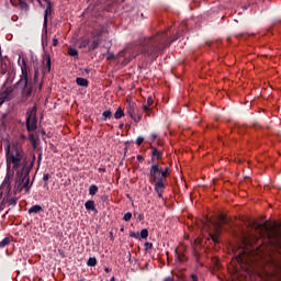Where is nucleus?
<instances>
[{"mask_svg": "<svg viewBox=\"0 0 281 281\" xmlns=\"http://www.w3.org/2000/svg\"><path fill=\"white\" fill-rule=\"evenodd\" d=\"M33 87L32 83H29V86L22 88V95L27 100V98L32 97Z\"/></svg>", "mask_w": 281, "mask_h": 281, "instance_id": "17", "label": "nucleus"}, {"mask_svg": "<svg viewBox=\"0 0 281 281\" xmlns=\"http://www.w3.org/2000/svg\"><path fill=\"white\" fill-rule=\"evenodd\" d=\"M115 120H122L124 117V110L122 108H119L114 113Z\"/></svg>", "mask_w": 281, "mask_h": 281, "instance_id": "23", "label": "nucleus"}, {"mask_svg": "<svg viewBox=\"0 0 281 281\" xmlns=\"http://www.w3.org/2000/svg\"><path fill=\"white\" fill-rule=\"evenodd\" d=\"M136 144H137V146H142V144H144V137L138 136V137L136 138Z\"/></svg>", "mask_w": 281, "mask_h": 281, "instance_id": "41", "label": "nucleus"}, {"mask_svg": "<svg viewBox=\"0 0 281 281\" xmlns=\"http://www.w3.org/2000/svg\"><path fill=\"white\" fill-rule=\"evenodd\" d=\"M42 159H43V153H40L37 158L38 164H41Z\"/></svg>", "mask_w": 281, "mask_h": 281, "instance_id": "46", "label": "nucleus"}, {"mask_svg": "<svg viewBox=\"0 0 281 281\" xmlns=\"http://www.w3.org/2000/svg\"><path fill=\"white\" fill-rule=\"evenodd\" d=\"M175 254H177V248H175Z\"/></svg>", "mask_w": 281, "mask_h": 281, "instance_id": "58", "label": "nucleus"}, {"mask_svg": "<svg viewBox=\"0 0 281 281\" xmlns=\"http://www.w3.org/2000/svg\"><path fill=\"white\" fill-rule=\"evenodd\" d=\"M47 3L45 13H44V27H47V16L52 14V1L49 0H44Z\"/></svg>", "mask_w": 281, "mask_h": 281, "instance_id": "15", "label": "nucleus"}, {"mask_svg": "<svg viewBox=\"0 0 281 281\" xmlns=\"http://www.w3.org/2000/svg\"><path fill=\"white\" fill-rule=\"evenodd\" d=\"M85 74H89V69L88 68L85 69Z\"/></svg>", "mask_w": 281, "mask_h": 281, "instance_id": "55", "label": "nucleus"}, {"mask_svg": "<svg viewBox=\"0 0 281 281\" xmlns=\"http://www.w3.org/2000/svg\"><path fill=\"white\" fill-rule=\"evenodd\" d=\"M130 237H131V238H136V239H138V240H139V238H140V237H139V233H135V232H131V233H130Z\"/></svg>", "mask_w": 281, "mask_h": 281, "instance_id": "39", "label": "nucleus"}, {"mask_svg": "<svg viewBox=\"0 0 281 281\" xmlns=\"http://www.w3.org/2000/svg\"><path fill=\"white\" fill-rule=\"evenodd\" d=\"M10 100H14V87L2 86L0 91V106H2L4 102H10Z\"/></svg>", "mask_w": 281, "mask_h": 281, "instance_id": "8", "label": "nucleus"}, {"mask_svg": "<svg viewBox=\"0 0 281 281\" xmlns=\"http://www.w3.org/2000/svg\"><path fill=\"white\" fill-rule=\"evenodd\" d=\"M98 186H95V184H91L90 187H89V194H90V196H95V194H98Z\"/></svg>", "mask_w": 281, "mask_h": 281, "instance_id": "24", "label": "nucleus"}, {"mask_svg": "<svg viewBox=\"0 0 281 281\" xmlns=\"http://www.w3.org/2000/svg\"><path fill=\"white\" fill-rule=\"evenodd\" d=\"M136 159H137V161H144V156L138 155V156L136 157Z\"/></svg>", "mask_w": 281, "mask_h": 281, "instance_id": "47", "label": "nucleus"}, {"mask_svg": "<svg viewBox=\"0 0 281 281\" xmlns=\"http://www.w3.org/2000/svg\"><path fill=\"white\" fill-rule=\"evenodd\" d=\"M170 175V169L166 168L165 170L162 169V178L166 179Z\"/></svg>", "mask_w": 281, "mask_h": 281, "instance_id": "38", "label": "nucleus"}, {"mask_svg": "<svg viewBox=\"0 0 281 281\" xmlns=\"http://www.w3.org/2000/svg\"><path fill=\"white\" fill-rule=\"evenodd\" d=\"M105 273H111V268H104Z\"/></svg>", "mask_w": 281, "mask_h": 281, "instance_id": "51", "label": "nucleus"}, {"mask_svg": "<svg viewBox=\"0 0 281 281\" xmlns=\"http://www.w3.org/2000/svg\"><path fill=\"white\" fill-rule=\"evenodd\" d=\"M20 8L22 10H27L30 7L27 5V2L20 0Z\"/></svg>", "mask_w": 281, "mask_h": 281, "instance_id": "37", "label": "nucleus"}, {"mask_svg": "<svg viewBox=\"0 0 281 281\" xmlns=\"http://www.w3.org/2000/svg\"><path fill=\"white\" fill-rule=\"evenodd\" d=\"M154 102H155V100H153V97H148L147 103L145 105L153 106Z\"/></svg>", "mask_w": 281, "mask_h": 281, "instance_id": "40", "label": "nucleus"}, {"mask_svg": "<svg viewBox=\"0 0 281 281\" xmlns=\"http://www.w3.org/2000/svg\"><path fill=\"white\" fill-rule=\"evenodd\" d=\"M37 3L42 7L45 8V4H43V2L41 0H37Z\"/></svg>", "mask_w": 281, "mask_h": 281, "instance_id": "50", "label": "nucleus"}, {"mask_svg": "<svg viewBox=\"0 0 281 281\" xmlns=\"http://www.w3.org/2000/svg\"><path fill=\"white\" fill-rule=\"evenodd\" d=\"M52 176L49 175V173H44V176H43V181H44V188H48V182L47 181H49V178H50Z\"/></svg>", "mask_w": 281, "mask_h": 281, "instance_id": "29", "label": "nucleus"}, {"mask_svg": "<svg viewBox=\"0 0 281 281\" xmlns=\"http://www.w3.org/2000/svg\"><path fill=\"white\" fill-rule=\"evenodd\" d=\"M4 151L8 170H10V166H12V170H19L25 157L23 149L19 145H13L12 147L7 145Z\"/></svg>", "mask_w": 281, "mask_h": 281, "instance_id": "3", "label": "nucleus"}, {"mask_svg": "<svg viewBox=\"0 0 281 281\" xmlns=\"http://www.w3.org/2000/svg\"><path fill=\"white\" fill-rule=\"evenodd\" d=\"M168 32L159 33L155 37H140L136 42V47L138 46L139 54L144 58H149V60H157L159 58V52H164L168 47Z\"/></svg>", "mask_w": 281, "mask_h": 281, "instance_id": "1", "label": "nucleus"}, {"mask_svg": "<svg viewBox=\"0 0 281 281\" xmlns=\"http://www.w3.org/2000/svg\"><path fill=\"white\" fill-rule=\"evenodd\" d=\"M38 80V69H35L34 72V82H36Z\"/></svg>", "mask_w": 281, "mask_h": 281, "instance_id": "44", "label": "nucleus"}, {"mask_svg": "<svg viewBox=\"0 0 281 281\" xmlns=\"http://www.w3.org/2000/svg\"><path fill=\"white\" fill-rule=\"evenodd\" d=\"M22 69V75L20 80L16 82L18 87H20L21 89L30 86V80L27 78V68L24 66L21 68Z\"/></svg>", "mask_w": 281, "mask_h": 281, "instance_id": "11", "label": "nucleus"}, {"mask_svg": "<svg viewBox=\"0 0 281 281\" xmlns=\"http://www.w3.org/2000/svg\"><path fill=\"white\" fill-rule=\"evenodd\" d=\"M119 128L121 130L124 128V124L119 125Z\"/></svg>", "mask_w": 281, "mask_h": 281, "instance_id": "54", "label": "nucleus"}, {"mask_svg": "<svg viewBox=\"0 0 281 281\" xmlns=\"http://www.w3.org/2000/svg\"><path fill=\"white\" fill-rule=\"evenodd\" d=\"M43 65L47 72L52 71V57L47 53L43 56Z\"/></svg>", "mask_w": 281, "mask_h": 281, "instance_id": "14", "label": "nucleus"}, {"mask_svg": "<svg viewBox=\"0 0 281 281\" xmlns=\"http://www.w3.org/2000/svg\"><path fill=\"white\" fill-rule=\"evenodd\" d=\"M131 218H133V213H131V212L125 213L123 216V221H125V223H128V221H131Z\"/></svg>", "mask_w": 281, "mask_h": 281, "instance_id": "31", "label": "nucleus"}, {"mask_svg": "<svg viewBox=\"0 0 281 281\" xmlns=\"http://www.w3.org/2000/svg\"><path fill=\"white\" fill-rule=\"evenodd\" d=\"M164 281H175L172 277H167Z\"/></svg>", "mask_w": 281, "mask_h": 281, "instance_id": "48", "label": "nucleus"}, {"mask_svg": "<svg viewBox=\"0 0 281 281\" xmlns=\"http://www.w3.org/2000/svg\"><path fill=\"white\" fill-rule=\"evenodd\" d=\"M85 207L88 210V212H98V209H95V202L93 200H88L85 203Z\"/></svg>", "mask_w": 281, "mask_h": 281, "instance_id": "19", "label": "nucleus"}, {"mask_svg": "<svg viewBox=\"0 0 281 281\" xmlns=\"http://www.w3.org/2000/svg\"><path fill=\"white\" fill-rule=\"evenodd\" d=\"M139 238H144V239L148 238V229H147V228H143V229L140 231V236H139Z\"/></svg>", "mask_w": 281, "mask_h": 281, "instance_id": "33", "label": "nucleus"}, {"mask_svg": "<svg viewBox=\"0 0 281 281\" xmlns=\"http://www.w3.org/2000/svg\"><path fill=\"white\" fill-rule=\"evenodd\" d=\"M151 161H155V159H161L164 153L159 149H157V147L151 146Z\"/></svg>", "mask_w": 281, "mask_h": 281, "instance_id": "16", "label": "nucleus"}, {"mask_svg": "<svg viewBox=\"0 0 281 281\" xmlns=\"http://www.w3.org/2000/svg\"><path fill=\"white\" fill-rule=\"evenodd\" d=\"M76 82L78 87H89V80H87L86 78L77 77Z\"/></svg>", "mask_w": 281, "mask_h": 281, "instance_id": "21", "label": "nucleus"}, {"mask_svg": "<svg viewBox=\"0 0 281 281\" xmlns=\"http://www.w3.org/2000/svg\"><path fill=\"white\" fill-rule=\"evenodd\" d=\"M0 72L3 75H5V68H3V60L0 59Z\"/></svg>", "mask_w": 281, "mask_h": 281, "instance_id": "42", "label": "nucleus"}, {"mask_svg": "<svg viewBox=\"0 0 281 281\" xmlns=\"http://www.w3.org/2000/svg\"><path fill=\"white\" fill-rule=\"evenodd\" d=\"M193 281H196V280H193Z\"/></svg>", "mask_w": 281, "mask_h": 281, "instance_id": "59", "label": "nucleus"}, {"mask_svg": "<svg viewBox=\"0 0 281 281\" xmlns=\"http://www.w3.org/2000/svg\"><path fill=\"white\" fill-rule=\"evenodd\" d=\"M58 45V38L54 37L53 38V46L56 47Z\"/></svg>", "mask_w": 281, "mask_h": 281, "instance_id": "45", "label": "nucleus"}, {"mask_svg": "<svg viewBox=\"0 0 281 281\" xmlns=\"http://www.w3.org/2000/svg\"><path fill=\"white\" fill-rule=\"evenodd\" d=\"M261 227H265L267 232V238L268 240H271L274 245H281V232L278 231L276 227H269L267 224L261 225Z\"/></svg>", "mask_w": 281, "mask_h": 281, "instance_id": "7", "label": "nucleus"}, {"mask_svg": "<svg viewBox=\"0 0 281 281\" xmlns=\"http://www.w3.org/2000/svg\"><path fill=\"white\" fill-rule=\"evenodd\" d=\"M89 38L82 40L79 44L80 49H85L86 47H89Z\"/></svg>", "mask_w": 281, "mask_h": 281, "instance_id": "27", "label": "nucleus"}, {"mask_svg": "<svg viewBox=\"0 0 281 281\" xmlns=\"http://www.w3.org/2000/svg\"><path fill=\"white\" fill-rule=\"evenodd\" d=\"M165 188H166V184H164V182H155V192H157L160 199H161V194H164Z\"/></svg>", "mask_w": 281, "mask_h": 281, "instance_id": "18", "label": "nucleus"}, {"mask_svg": "<svg viewBox=\"0 0 281 281\" xmlns=\"http://www.w3.org/2000/svg\"><path fill=\"white\" fill-rule=\"evenodd\" d=\"M37 108H29L26 111V131L29 133H34L38 128V119L36 117Z\"/></svg>", "mask_w": 281, "mask_h": 281, "instance_id": "5", "label": "nucleus"}, {"mask_svg": "<svg viewBox=\"0 0 281 281\" xmlns=\"http://www.w3.org/2000/svg\"><path fill=\"white\" fill-rule=\"evenodd\" d=\"M126 50H122L121 53H120V56H124V53H125Z\"/></svg>", "mask_w": 281, "mask_h": 281, "instance_id": "53", "label": "nucleus"}, {"mask_svg": "<svg viewBox=\"0 0 281 281\" xmlns=\"http://www.w3.org/2000/svg\"><path fill=\"white\" fill-rule=\"evenodd\" d=\"M88 267H95L98 265V259L95 257H90L87 261Z\"/></svg>", "mask_w": 281, "mask_h": 281, "instance_id": "26", "label": "nucleus"}, {"mask_svg": "<svg viewBox=\"0 0 281 281\" xmlns=\"http://www.w3.org/2000/svg\"><path fill=\"white\" fill-rule=\"evenodd\" d=\"M143 111L146 113V115H150V112L153 111V109H150V105H143Z\"/></svg>", "mask_w": 281, "mask_h": 281, "instance_id": "34", "label": "nucleus"}, {"mask_svg": "<svg viewBox=\"0 0 281 281\" xmlns=\"http://www.w3.org/2000/svg\"><path fill=\"white\" fill-rule=\"evenodd\" d=\"M145 249H153V243H145Z\"/></svg>", "mask_w": 281, "mask_h": 281, "instance_id": "43", "label": "nucleus"}, {"mask_svg": "<svg viewBox=\"0 0 281 281\" xmlns=\"http://www.w3.org/2000/svg\"><path fill=\"white\" fill-rule=\"evenodd\" d=\"M151 138H153V139H157V134H153V135H151Z\"/></svg>", "mask_w": 281, "mask_h": 281, "instance_id": "52", "label": "nucleus"}, {"mask_svg": "<svg viewBox=\"0 0 281 281\" xmlns=\"http://www.w3.org/2000/svg\"><path fill=\"white\" fill-rule=\"evenodd\" d=\"M110 281H115V277H112V279Z\"/></svg>", "mask_w": 281, "mask_h": 281, "instance_id": "56", "label": "nucleus"}, {"mask_svg": "<svg viewBox=\"0 0 281 281\" xmlns=\"http://www.w3.org/2000/svg\"><path fill=\"white\" fill-rule=\"evenodd\" d=\"M106 60H113L115 58V54L108 52L105 55Z\"/></svg>", "mask_w": 281, "mask_h": 281, "instance_id": "36", "label": "nucleus"}, {"mask_svg": "<svg viewBox=\"0 0 281 281\" xmlns=\"http://www.w3.org/2000/svg\"><path fill=\"white\" fill-rule=\"evenodd\" d=\"M15 76H16V72H14V70L9 71L8 77L4 81V83L2 85V87H14V86H12V83L14 82Z\"/></svg>", "mask_w": 281, "mask_h": 281, "instance_id": "12", "label": "nucleus"}, {"mask_svg": "<svg viewBox=\"0 0 281 281\" xmlns=\"http://www.w3.org/2000/svg\"><path fill=\"white\" fill-rule=\"evenodd\" d=\"M186 260H188V258L186 257V255H181L178 252L177 255V261L178 262H186Z\"/></svg>", "mask_w": 281, "mask_h": 281, "instance_id": "32", "label": "nucleus"}, {"mask_svg": "<svg viewBox=\"0 0 281 281\" xmlns=\"http://www.w3.org/2000/svg\"><path fill=\"white\" fill-rule=\"evenodd\" d=\"M98 171L99 172H106V169L105 168H99Z\"/></svg>", "mask_w": 281, "mask_h": 281, "instance_id": "49", "label": "nucleus"}, {"mask_svg": "<svg viewBox=\"0 0 281 281\" xmlns=\"http://www.w3.org/2000/svg\"><path fill=\"white\" fill-rule=\"evenodd\" d=\"M215 225V233L211 234V240L213 243H218V236H221V232L225 229L227 232V228H225L223 225H228V227H232V220L227 218L225 215L221 214L218 216V221L214 224Z\"/></svg>", "mask_w": 281, "mask_h": 281, "instance_id": "4", "label": "nucleus"}, {"mask_svg": "<svg viewBox=\"0 0 281 281\" xmlns=\"http://www.w3.org/2000/svg\"><path fill=\"white\" fill-rule=\"evenodd\" d=\"M100 36H102V33H98L97 38H94L92 43L88 46L89 52H95V49L100 47Z\"/></svg>", "mask_w": 281, "mask_h": 281, "instance_id": "13", "label": "nucleus"}, {"mask_svg": "<svg viewBox=\"0 0 281 281\" xmlns=\"http://www.w3.org/2000/svg\"><path fill=\"white\" fill-rule=\"evenodd\" d=\"M36 156H33V161L30 165L24 164L22 169L16 171L14 194H16V192H22L23 190L30 192V172H32Z\"/></svg>", "mask_w": 281, "mask_h": 281, "instance_id": "2", "label": "nucleus"}, {"mask_svg": "<svg viewBox=\"0 0 281 281\" xmlns=\"http://www.w3.org/2000/svg\"><path fill=\"white\" fill-rule=\"evenodd\" d=\"M149 177L150 181H154V183L164 182V173L162 168L159 167V165H153L149 169Z\"/></svg>", "mask_w": 281, "mask_h": 281, "instance_id": "9", "label": "nucleus"}, {"mask_svg": "<svg viewBox=\"0 0 281 281\" xmlns=\"http://www.w3.org/2000/svg\"><path fill=\"white\" fill-rule=\"evenodd\" d=\"M8 245H10V237H5L4 239H2L0 241V247L3 248V247H8Z\"/></svg>", "mask_w": 281, "mask_h": 281, "instance_id": "30", "label": "nucleus"}, {"mask_svg": "<svg viewBox=\"0 0 281 281\" xmlns=\"http://www.w3.org/2000/svg\"><path fill=\"white\" fill-rule=\"evenodd\" d=\"M29 139H30V142H31V146H32L34 149H36V146H37L36 136H35L33 133H31V134L29 135Z\"/></svg>", "mask_w": 281, "mask_h": 281, "instance_id": "25", "label": "nucleus"}, {"mask_svg": "<svg viewBox=\"0 0 281 281\" xmlns=\"http://www.w3.org/2000/svg\"><path fill=\"white\" fill-rule=\"evenodd\" d=\"M30 1H31V3H34L35 0H30Z\"/></svg>", "mask_w": 281, "mask_h": 281, "instance_id": "57", "label": "nucleus"}, {"mask_svg": "<svg viewBox=\"0 0 281 281\" xmlns=\"http://www.w3.org/2000/svg\"><path fill=\"white\" fill-rule=\"evenodd\" d=\"M41 212H43V206L40 204H35L29 209V214H41Z\"/></svg>", "mask_w": 281, "mask_h": 281, "instance_id": "20", "label": "nucleus"}, {"mask_svg": "<svg viewBox=\"0 0 281 281\" xmlns=\"http://www.w3.org/2000/svg\"><path fill=\"white\" fill-rule=\"evenodd\" d=\"M1 194H4L2 203H9L10 205L16 206L19 203V199L11 198L12 194V186L10 184V180L5 179L1 186ZM0 194V196H1Z\"/></svg>", "mask_w": 281, "mask_h": 281, "instance_id": "6", "label": "nucleus"}, {"mask_svg": "<svg viewBox=\"0 0 281 281\" xmlns=\"http://www.w3.org/2000/svg\"><path fill=\"white\" fill-rule=\"evenodd\" d=\"M68 55L71 56L72 58H78V49L69 48L68 49Z\"/></svg>", "mask_w": 281, "mask_h": 281, "instance_id": "28", "label": "nucleus"}, {"mask_svg": "<svg viewBox=\"0 0 281 281\" xmlns=\"http://www.w3.org/2000/svg\"><path fill=\"white\" fill-rule=\"evenodd\" d=\"M127 113L134 122L137 123V122L142 121L143 113L139 112V110L137 109V105L135 103H130Z\"/></svg>", "mask_w": 281, "mask_h": 281, "instance_id": "10", "label": "nucleus"}, {"mask_svg": "<svg viewBox=\"0 0 281 281\" xmlns=\"http://www.w3.org/2000/svg\"><path fill=\"white\" fill-rule=\"evenodd\" d=\"M112 115H113V112H111V110L103 111L102 113L103 122H106V120H111Z\"/></svg>", "mask_w": 281, "mask_h": 281, "instance_id": "22", "label": "nucleus"}, {"mask_svg": "<svg viewBox=\"0 0 281 281\" xmlns=\"http://www.w3.org/2000/svg\"><path fill=\"white\" fill-rule=\"evenodd\" d=\"M8 119V113H2L0 116V122L2 126H5V120Z\"/></svg>", "mask_w": 281, "mask_h": 281, "instance_id": "35", "label": "nucleus"}]
</instances>
